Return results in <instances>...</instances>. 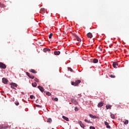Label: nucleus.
Instances as JSON below:
<instances>
[{"mask_svg": "<svg viewBox=\"0 0 129 129\" xmlns=\"http://www.w3.org/2000/svg\"><path fill=\"white\" fill-rule=\"evenodd\" d=\"M68 70L71 71V72H73V70H72V69H71V68H68Z\"/></svg>", "mask_w": 129, "mask_h": 129, "instance_id": "7c9ffc66", "label": "nucleus"}, {"mask_svg": "<svg viewBox=\"0 0 129 129\" xmlns=\"http://www.w3.org/2000/svg\"><path fill=\"white\" fill-rule=\"evenodd\" d=\"M33 87H37V83L35 82L32 84Z\"/></svg>", "mask_w": 129, "mask_h": 129, "instance_id": "aec40b11", "label": "nucleus"}, {"mask_svg": "<svg viewBox=\"0 0 129 129\" xmlns=\"http://www.w3.org/2000/svg\"><path fill=\"white\" fill-rule=\"evenodd\" d=\"M79 124L80 125L81 127H83V128H84V127H85V125H84V124H83L82 123V121H79Z\"/></svg>", "mask_w": 129, "mask_h": 129, "instance_id": "6e6552de", "label": "nucleus"}, {"mask_svg": "<svg viewBox=\"0 0 129 129\" xmlns=\"http://www.w3.org/2000/svg\"><path fill=\"white\" fill-rule=\"evenodd\" d=\"M22 94H25L23 92H22Z\"/></svg>", "mask_w": 129, "mask_h": 129, "instance_id": "37998d69", "label": "nucleus"}, {"mask_svg": "<svg viewBox=\"0 0 129 129\" xmlns=\"http://www.w3.org/2000/svg\"><path fill=\"white\" fill-rule=\"evenodd\" d=\"M38 89H39V90H40V91H41V92H44V91L45 90V89H44V88L41 87V86H38Z\"/></svg>", "mask_w": 129, "mask_h": 129, "instance_id": "1a4fd4ad", "label": "nucleus"}, {"mask_svg": "<svg viewBox=\"0 0 129 129\" xmlns=\"http://www.w3.org/2000/svg\"><path fill=\"white\" fill-rule=\"evenodd\" d=\"M73 35L74 36V37H75V38H76V37H77V35H76V34L74 33L73 34Z\"/></svg>", "mask_w": 129, "mask_h": 129, "instance_id": "ea45409f", "label": "nucleus"}, {"mask_svg": "<svg viewBox=\"0 0 129 129\" xmlns=\"http://www.w3.org/2000/svg\"><path fill=\"white\" fill-rule=\"evenodd\" d=\"M7 128H8V126L0 127V129H7Z\"/></svg>", "mask_w": 129, "mask_h": 129, "instance_id": "b1692460", "label": "nucleus"}, {"mask_svg": "<svg viewBox=\"0 0 129 129\" xmlns=\"http://www.w3.org/2000/svg\"><path fill=\"white\" fill-rule=\"evenodd\" d=\"M79 83H81V80H76L75 82H72V85H73L74 86H77V85H78Z\"/></svg>", "mask_w": 129, "mask_h": 129, "instance_id": "f257e3e1", "label": "nucleus"}, {"mask_svg": "<svg viewBox=\"0 0 129 129\" xmlns=\"http://www.w3.org/2000/svg\"><path fill=\"white\" fill-rule=\"evenodd\" d=\"M26 75H27V76H28V77H29V76H30L31 75H30V73L26 72Z\"/></svg>", "mask_w": 129, "mask_h": 129, "instance_id": "e433bc0d", "label": "nucleus"}, {"mask_svg": "<svg viewBox=\"0 0 129 129\" xmlns=\"http://www.w3.org/2000/svg\"><path fill=\"white\" fill-rule=\"evenodd\" d=\"M51 51V49H49V48H44L43 49V51L45 52L46 53V52H48Z\"/></svg>", "mask_w": 129, "mask_h": 129, "instance_id": "dca6fc26", "label": "nucleus"}, {"mask_svg": "<svg viewBox=\"0 0 129 129\" xmlns=\"http://www.w3.org/2000/svg\"><path fill=\"white\" fill-rule=\"evenodd\" d=\"M110 116L111 118H113V119H114V118H115V116L114 115V114H112L111 113L110 114Z\"/></svg>", "mask_w": 129, "mask_h": 129, "instance_id": "a211bd4d", "label": "nucleus"}, {"mask_svg": "<svg viewBox=\"0 0 129 129\" xmlns=\"http://www.w3.org/2000/svg\"><path fill=\"white\" fill-rule=\"evenodd\" d=\"M62 118H63V119H65V120H66L67 121H69V118L65 116H62Z\"/></svg>", "mask_w": 129, "mask_h": 129, "instance_id": "2eb2a0df", "label": "nucleus"}, {"mask_svg": "<svg viewBox=\"0 0 129 129\" xmlns=\"http://www.w3.org/2000/svg\"><path fill=\"white\" fill-rule=\"evenodd\" d=\"M103 104H104V103L103 102L101 101L98 104V107H101L102 106H103Z\"/></svg>", "mask_w": 129, "mask_h": 129, "instance_id": "0eeeda50", "label": "nucleus"}, {"mask_svg": "<svg viewBox=\"0 0 129 129\" xmlns=\"http://www.w3.org/2000/svg\"><path fill=\"white\" fill-rule=\"evenodd\" d=\"M90 129H95V127L94 126H90Z\"/></svg>", "mask_w": 129, "mask_h": 129, "instance_id": "4c0bfd02", "label": "nucleus"}, {"mask_svg": "<svg viewBox=\"0 0 129 129\" xmlns=\"http://www.w3.org/2000/svg\"><path fill=\"white\" fill-rule=\"evenodd\" d=\"M19 104H20V103L19 102H17V105H19Z\"/></svg>", "mask_w": 129, "mask_h": 129, "instance_id": "a19ab883", "label": "nucleus"}, {"mask_svg": "<svg viewBox=\"0 0 129 129\" xmlns=\"http://www.w3.org/2000/svg\"><path fill=\"white\" fill-rule=\"evenodd\" d=\"M112 66L114 68H117L118 67V63L117 62H114Z\"/></svg>", "mask_w": 129, "mask_h": 129, "instance_id": "423d86ee", "label": "nucleus"}, {"mask_svg": "<svg viewBox=\"0 0 129 129\" xmlns=\"http://www.w3.org/2000/svg\"><path fill=\"white\" fill-rule=\"evenodd\" d=\"M52 100H54L55 101H58V98H52Z\"/></svg>", "mask_w": 129, "mask_h": 129, "instance_id": "a878e982", "label": "nucleus"}, {"mask_svg": "<svg viewBox=\"0 0 129 129\" xmlns=\"http://www.w3.org/2000/svg\"><path fill=\"white\" fill-rule=\"evenodd\" d=\"M47 122H52V119L51 118H49L47 119Z\"/></svg>", "mask_w": 129, "mask_h": 129, "instance_id": "412c9836", "label": "nucleus"}, {"mask_svg": "<svg viewBox=\"0 0 129 129\" xmlns=\"http://www.w3.org/2000/svg\"><path fill=\"white\" fill-rule=\"evenodd\" d=\"M30 97L31 99H35V97L34 95H30Z\"/></svg>", "mask_w": 129, "mask_h": 129, "instance_id": "cd10ccee", "label": "nucleus"}, {"mask_svg": "<svg viewBox=\"0 0 129 129\" xmlns=\"http://www.w3.org/2000/svg\"><path fill=\"white\" fill-rule=\"evenodd\" d=\"M46 95L50 96V95H51V93L47 92H46Z\"/></svg>", "mask_w": 129, "mask_h": 129, "instance_id": "2f4dec72", "label": "nucleus"}, {"mask_svg": "<svg viewBox=\"0 0 129 129\" xmlns=\"http://www.w3.org/2000/svg\"><path fill=\"white\" fill-rule=\"evenodd\" d=\"M75 111H78V110H79L78 108H77V107H75Z\"/></svg>", "mask_w": 129, "mask_h": 129, "instance_id": "f704fd0d", "label": "nucleus"}, {"mask_svg": "<svg viewBox=\"0 0 129 129\" xmlns=\"http://www.w3.org/2000/svg\"><path fill=\"white\" fill-rule=\"evenodd\" d=\"M52 36H53V33H50L49 35L48 36L49 38L51 39L52 38Z\"/></svg>", "mask_w": 129, "mask_h": 129, "instance_id": "c85d7f7f", "label": "nucleus"}, {"mask_svg": "<svg viewBox=\"0 0 129 129\" xmlns=\"http://www.w3.org/2000/svg\"><path fill=\"white\" fill-rule=\"evenodd\" d=\"M54 55H60V51H54Z\"/></svg>", "mask_w": 129, "mask_h": 129, "instance_id": "4468645a", "label": "nucleus"}, {"mask_svg": "<svg viewBox=\"0 0 129 129\" xmlns=\"http://www.w3.org/2000/svg\"><path fill=\"white\" fill-rule=\"evenodd\" d=\"M85 121L86 122H87L88 123H91V122L90 121H88V120H87L86 119H85Z\"/></svg>", "mask_w": 129, "mask_h": 129, "instance_id": "bb28decb", "label": "nucleus"}, {"mask_svg": "<svg viewBox=\"0 0 129 129\" xmlns=\"http://www.w3.org/2000/svg\"><path fill=\"white\" fill-rule=\"evenodd\" d=\"M34 80H35V81L36 82H39V79H37V78H35V79H34Z\"/></svg>", "mask_w": 129, "mask_h": 129, "instance_id": "c9c22d12", "label": "nucleus"}, {"mask_svg": "<svg viewBox=\"0 0 129 129\" xmlns=\"http://www.w3.org/2000/svg\"><path fill=\"white\" fill-rule=\"evenodd\" d=\"M71 101L72 102V104L75 105H77L78 104V102L74 98H71Z\"/></svg>", "mask_w": 129, "mask_h": 129, "instance_id": "f03ea898", "label": "nucleus"}, {"mask_svg": "<svg viewBox=\"0 0 129 129\" xmlns=\"http://www.w3.org/2000/svg\"><path fill=\"white\" fill-rule=\"evenodd\" d=\"M29 71L30 72H31V73H34V74H36V73H37V72H36L35 70L31 69Z\"/></svg>", "mask_w": 129, "mask_h": 129, "instance_id": "f3484780", "label": "nucleus"}, {"mask_svg": "<svg viewBox=\"0 0 129 129\" xmlns=\"http://www.w3.org/2000/svg\"><path fill=\"white\" fill-rule=\"evenodd\" d=\"M87 37L88 38H89L90 39H91V38H92V37H93V35H92V34L90 32H89L88 34H87Z\"/></svg>", "mask_w": 129, "mask_h": 129, "instance_id": "9b49d317", "label": "nucleus"}, {"mask_svg": "<svg viewBox=\"0 0 129 129\" xmlns=\"http://www.w3.org/2000/svg\"><path fill=\"white\" fill-rule=\"evenodd\" d=\"M36 107H39V108L42 107V106H41L40 105H36Z\"/></svg>", "mask_w": 129, "mask_h": 129, "instance_id": "58836bf2", "label": "nucleus"}, {"mask_svg": "<svg viewBox=\"0 0 129 129\" xmlns=\"http://www.w3.org/2000/svg\"><path fill=\"white\" fill-rule=\"evenodd\" d=\"M99 49L100 51H102V46H100L99 47Z\"/></svg>", "mask_w": 129, "mask_h": 129, "instance_id": "72a5a7b5", "label": "nucleus"}, {"mask_svg": "<svg viewBox=\"0 0 129 129\" xmlns=\"http://www.w3.org/2000/svg\"><path fill=\"white\" fill-rule=\"evenodd\" d=\"M90 117H91L92 118H98V116L96 115H93L92 114H89Z\"/></svg>", "mask_w": 129, "mask_h": 129, "instance_id": "9d476101", "label": "nucleus"}, {"mask_svg": "<svg viewBox=\"0 0 129 129\" xmlns=\"http://www.w3.org/2000/svg\"><path fill=\"white\" fill-rule=\"evenodd\" d=\"M98 62V59L95 58L93 59V63H97Z\"/></svg>", "mask_w": 129, "mask_h": 129, "instance_id": "4be33fe9", "label": "nucleus"}, {"mask_svg": "<svg viewBox=\"0 0 129 129\" xmlns=\"http://www.w3.org/2000/svg\"><path fill=\"white\" fill-rule=\"evenodd\" d=\"M29 77L31 79H34V78H35V77H34V76L33 75H30L29 76Z\"/></svg>", "mask_w": 129, "mask_h": 129, "instance_id": "473e14b6", "label": "nucleus"}, {"mask_svg": "<svg viewBox=\"0 0 129 129\" xmlns=\"http://www.w3.org/2000/svg\"><path fill=\"white\" fill-rule=\"evenodd\" d=\"M105 125H106L107 128H110V125H108V122L105 121Z\"/></svg>", "mask_w": 129, "mask_h": 129, "instance_id": "f8f14e48", "label": "nucleus"}, {"mask_svg": "<svg viewBox=\"0 0 129 129\" xmlns=\"http://www.w3.org/2000/svg\"><path fill=\"white\" fill-rule=\"evenodd\" d=\"M109 76L110 78H115V76L113 75H109Z\"/></svg>", "mask_w": 129, "mask_h": 129, "instance_id": "5701e85b", "label": "nucleus"}, {"mask_svg": "<svg viewBox=\"0 0 129 129\" xmlns=\"http://www.w3.org/2000/svg\"><path fill=\"white\" fill-rule=\"evenodd\" d=\"M76 39L78 41V42H81V39H80L78 36L76 37Z\"/></svg>", "mask_w": 129, "mask_h": 129, "instance_id": "6ab92c4d", "label": "nucleus"}, {"mask_svg": "<svg viewBox=\"0 0 129 129\" xmlns=\"http://www.w3.org/2000/svg\"><path fill=\"white\" fill-rule=\"evenodd\" d=\"M0 68H2V69H6V68H7V66L3 62H0Z\"/></svg>", "mask_w": 129, "mask_h": 129, "instance_id": "7ed1b4c3", "label": "nucleus"}, {"mask_svg": "<svg viewBox=\"0 0 129 129\" xmlns=\"http://www.w3.org/2000/svg\"><path fill=\"white\" fill-rule=\"evenodd\" d=\"M128 123V120H126L124 122V124H127Z\"/></svg>", "mask_w": 129, "mask_h": 129, "instance_id": "c756f323", "label": "nucleus"}, {"mask_svg": "<svg viewBox=\"0 0 129 129\" xmlns=\"http://www.w3.org/2000/svg\"><path fill=\"white\" fill-rule=\"evenodd\" d=\"M111 105H106V109H111Z\"/></svg>", "mask_w": 129, "mask_h": 129, "instance_id": "ddd939ff", "label": "nucleus"}, {"mask_svg": "<svg viewBox=\"0 0 129 129\" xmlns=\"http://www.w3.org/2000/svg\"><path fill=\"white\" fill-rule=\"evenodd\" d=\"M10 85L11 86V88H12L13 89H16V88H15V87H17V84L12 83L10 84Z\"/></svg>", "mask_w": 129, "mask_h": 129, "instance_id": "39448f33", "label": "nucleus"}, {"mask_svg": "<svg viewBox=\"0 0 129 129\" xmlns=\"http://www.w3.org/2000/svg\"><path fill=\"white\" fill-rule=\"evenodd\" d=\"M4 91H2V93H4Z\"/></svg>", "mask_w": 129, "mask_h": 129, "instance_id": "c03bdc74", "label": "nucleus"}, {"mask_svg": "<svg viewBox=\"0 0 129 129\" xmlns=\"http://www.w3.org/2000/svg\"><path fill=\"white\" fill-rule=\"evenodd\" d=\"M2 82L4 84H8V82H9V80H8V79H7L6 78H4L2 79Z\"/></svg>", "mask_w": 129, "mask_h": 129, "instance_id": "20e7f679", "label": "nucleus"}, {"mask_svg": "<svg viewBox=\"0 0 129 129\" xmlns=\"http://www.w3.org/2000/svg\"><path fill=\"white\" fill-rule=\"evenodd\" d=\"M15 104H16V105H17V103H15Z\"/></svg>", "mask_w": 129, "mask_h": 129, "instance_id": "a18cd8bd", "label": "nucleus"}, {"mask_svg": "<svg viewBox=\"0 0 129 129\" xmlns=\"http://www.w3.org/2000/svg\"><path fill=\"white\" fill-rule=\"evenodd\" d=\"M0 7L1 8H5L6 7V6L4 4H2V3H0Z\"/></svg>", "mask_w": 129, "mask_h": 129, "instance_id": "393cba45", "label": "nucleus"}, {"mask_svg": "<svg viewBox=\"0 0 129 129\" xmlns=\"http://www.w3.org/2000/svg\"><path fill=\"white\" fill-rule=\"evenodd\" d=\"M79 95V97H80L81 96V95Z\"/></svg>", "mask_w": 129, "mask_h": 129, "instance_id": "79ce46f5", "label": "nucleus"}]
</instances>
